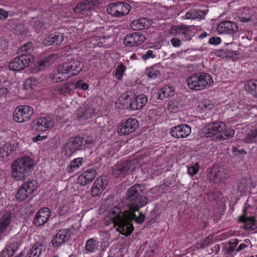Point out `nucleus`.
Returning <instances> with one entry per match:
<instances>
[{"label": "nucleus", "mask_w": 257, "mask_h": 257, "mask_svg": "<svg viewBox=\"0 0 257 257\" xmlns=\"http://www.w3.org/2000/svg\"><path fill=\"white\" fill-rule=\"evenodd\" d=\"M34 166L32 159L28 157L19 158L11 165V176L15 181H23L31 174Z\"/></svg>", "instance_id": "nucleus-2"}, {"label": "nucleus", "mask_w": 257, "mask_h": 257, "mask_svg": "<svg viewBox=\"0 0 257 257\" xmlns=\"http://www.w3.org/2000/svg\"><path fill=\"white\" fill-rule=\"evenodd\" d=\"M8 16V13L4 9L0 8V20H5Z\"/></svg>", "instance_id": "nucleus-61"}, {"label": "nucleus", "mask_w": 257, "mask_h": 257, "mask_svg": "<svg viewBox=\"0 0 257 257\" xmlns=\"http://www.w3.org/2000/svg\"><path fill=\"white\" fill-rule=\"evenodd\" d=\"M250 183L251 181L250 179L242 178L240 180L238 184V188L240 191L245 192Z\"/></svg>", "instance_id": "nucleus-42"}, {"label": "nucleus", "mask_w": 257, "mask_h": 257, "mask_svg": "<svg viewBox=\"0 0 257 257\" xmlns=\"http://www.w3.org/2000/svg\"><path fill=\"white\" fill-rule=\"evenodd\" d=\"M7 248L5 247L0 253V257H12V255L10 254Z\"/></svg>", "instance_id": "nucleus-58"}, {"label": "nucleus", "mask_w": 257, "mask_h": 257, "mask_svg": "<svg viewBox=\"0 0 257 257\" xmlns=\"http://www.w3.org/2000/svg\"><path fill=\"white\" fill-rule=\"evenodd\" d=\"M72 63L74 65V68H73L71 75H75L81 70L82 68L81 67V64L79 62L72 61Z\"/></svg>", "instance_id": "nucleus-47"}, {"label": "nucleus", "mask_w": 257, "mask_h": 257, "mask_svg": "<svg viewBox=\"0 0 257 257\" xmlns=\"http://www.w3.org/2000/svg\"><path fill=\"white\" fill-rule=\"evenodd\" d=\"M106 184L105 177H100L97 178L91 188V193L92 196L95 197L100 194L105 189Z\"/></svg>", "instance_id": "nucleus-18"}, {"label": "nucleus", "mask_w": 257, "mask_h": 257, "mask_svg": "<svg viewBox=\"0 0 257 257\" xmlns=\"http://www.w3.org/2000/svg\"><path fill=\"white\" fill-rule=\"evenodd\" d=\"M83 141V138L79 136L70 138L67 144L71 153L84 149Z\"/></svg>", "instance_id": "nucleus-17"}, {"label": "nucleus", "mask_w": 257, "mask_h": 257, "mask_svg": "<svg viewBox=\"0 0 257 257\" xmlns=\"http://www.w3.org/2000/svg\"><path fill=\"white\" fill-rule=\"evenodd\" d=\"M63 85L60 86H57L54 89V93L55 94H63L64 92Z\"/></svg>", "instance_id": "nucleus-60"}, {"label": "nucleus", "mask_w": 257, "mask_h": 257, "mask_svg": "<svg viewBox=\"0 0 257 257\" xmlns=\"http://www.w3.org/2000/svg\"><path fill=\"white\" fill-rule=\"evenodd\" d=\"M139 193H143V190L140 185L136 184L132 186L126 193L125 198L128 202V204H131L134 201L135 198H137Z\"/></svg>", "instance_id": "nucleus-23"}, {"label": "nucleus", "mask_w": 257, "mask_h": 257, "mask_svg": "<svg viewBox=\"0 0 257 257\" xmlns=\"http://www.w3.org/2000/svg\"><path fill=\"white\" fill-rule=\"evenodd\" d=\"M130 95L127 92L123 93L116 100L115 103V107L119 109H122L128 103V100Z\"/></svg>", "instance_id": "nucleus-27"}, {"label": "nucleus", "mask_w": 257, "mask_h": 257, "mask_svg": "<svg viewBox=\"0 0 257 257\" xmlns=\"http://www.w3.org/2000/svg\"><path fill=\"white\" fill-rule=\"evenodd\" d=\"M145 36L138 32L127 35L123 39V43L126 47H135L145 40Z\"/></svg>", "instance_id": "nucleus-11"}, {"label": "nucleus", "mask_w": 257, "mask_h": 257, "mask_svg": "<svg viewBox=\"0 0 257 257\" xmlns=\"http://www.w3.org/2000/svg\"><path fill=\"white\" fill-rule=\"evenodd\" d=\"M43 245L40 242L35 243L28 253V257H39L42 253Z\"/></svg>", "instance_id": "nucleus-30"}, {"label": "nucleus", "mask_w": 257, "mask_h": 257, "mask_svg": "<svg viewBox=\"0 0 257 257\" xmlns=\"http://www.w3.org/2000/svg\"><path fill=\"white\" fill-rule=\"evenodd\" d=\"M157 248L156 244H153L150 249L146 251V254L148 257H153L155 250Z\"/></svg>", "instance_id": "nucleus-53"}, {"label": "nucleus", "mask_w": 257, "mask_h": 257, "mask_svg": "<svg viewBox=\"0 0 257 257\" xmlns=\"http://www.w3.org/2000/svg\"><path fill=\"white\" fill-rule=\"evenodd\" d=\"M148 97L144 94H140L135 97L129 104V107L132 110L142 109L147 103Z\"/></svg>", "instance_id": "nucleus-19"}, {"label": "nucleus", "mask_w": 257, "mask_h": 257, "mask_svg": "<svg viewBox=\"0 0 257 257\" xmlns=\"http://www.w3.org/2000/svg\"><path fill=\"white\" fill-rule=\"evenodd\" d=\"M226 124L223 122H216L207 125L202 131V137L209 138L222 133L225 129Z\"/></svg>", "instance_id": "nucleus-10"}, {"label": "nucleus", "mask_w": 257, "mask_h": 257, "mask_svg": "<svg viewBox=\"0 0 257 257\" xmlns=\"http://www.w3.org/2000/svg\"><path fill=\"white\" fill-rule=\"evenodd\" d=\"M39 83V80L37 78L30 77L26 80L24 85L26 89H33Z\"/></svg>", "instance_id": "nucleus-40"}, {"label": "nucleus", "mask_w": 257, "mask_h": 257, "mask_svg": "<svg viewBox=\"0 0 257 257\" xmlns=\"http://www.w3.org/2000/svg\"><path fill=\"white\" fill-rule=\"evenodd\" d=\"M86 251L89 252H93L98 250V243L96 239L94 238L88 239L86 242L85 246Z\"/></svg>", "instance_id": "nucleus-33"}, {"label": "nucleus", "mask_w": 257, "mask_h": 257, "mask_svg": "<svg viewBox=\"0 0 257 257\" xmlns=\"http://www.w3.org/2000/svg\"><path fill=\"white\" fill-rule=\"evenodd\" d=\"M126 69V66L123 64H121L119 65L115 70V77L118 80L121 79L122 75Z\"/></svg>", "instance_id": "nucleus-44"}, {"label": "nucleus", "mask_w": 257, "mask_h": 257, "mask_svg": "<svg viewBox=\"0 0 257 257\" xmlns=\"http://www.w3.org/2000/svg\"><path fill=\"white\" fill-rule=\"evenodd\" d=\"M131 9V6L127 3L116 2L110 4L107 7V13L112 16L120 17L127 15Z\"/></svg>", "instance_id": "nucleus-7"}, {"label": "nucleus", "mask_w": 257, "mask_h": 257, "mask_svg": "<svg viewBox=\"0 0 257 257\" xmlns=\"http://www.w3.org/2000/svg\"><path fill=\"white\" fill-rule=\"evenodd\" d=\"M151 25V20L145 18L136 20L131 23V27L135 30L148 28Z\"/></svg>", "instance_id": "nucleus-24"}, {"label": "nucleus", "mask_w": 257, "mask_h": 257, "mask_svg": "<svg viewBox=\"0 0 257 257\" xmlns=\"http://www.w3.org/2000/svg\"><path fill=\"white\" fill-rule=\"evenodd\" d=\"M180 104L176 101H170L168 105V109L172 112H176L178 111Z\"/></svg>", "instance_id": "nucleus-45"}, {"label": "nucleus", "mask_w": 257, "mask_h": 257, "mask_svg": "<svg viewBox=\"0 0 257 257\" xmlns=\"http://www.w3.org/2000/svg\"><path fill=\"white\" fill-rule=\"evenodd\" d=\"M64 68L63 65L60 67L54 73V76L52 80L54 83L63 82L64 79V74L63 71Z\"/></svg>", "instance_id": "nucleus-37"}, {"label": "nucleus", "mask_w": 257, "mask_h": 257, "mask_svg": "<svg viewBox=\"0 0 257 257\" xmlns=\"http://www.w3.org/2000/svg\"><path fill=\"white\" fill-rule=\"evenodd\" d=\"M37 182L35 180H28L26 182L23 183V185L32 195L37 188Z\"/></svg>", "instance_id": "nucleus-38"}, {"label": "nucleus", "mask_w": 257, "mask_h": 257, "mask_svg": "<svg viewBox=\"0 0 257 257\" xmlns=\"http://www.w3.org/2000/svg\"><path fill=\"white\" fill-rule=\"evenodd\" d=\"M137 165L138 162L136 160L118 162L112 169V175L116 178L125 176L127 174L134 171Z\"/></svg>", "instance_id": "nucleus-4"}, {"label": "nucleus", "mask_w": 257, "mask_h": 257, "mask_svg": "<svg viewBox=\"0 0 257 257\" xmlns=\"http://www.w3.org/2000/svg\"><path fill=\"white\" fill-rule=\"evenodd\" d=\"M157 98L163 99L173 95V91L171 87L165 86L159 90L157 93Z\"/></svg>", "instance_id": "nucleus-34"}, {"label": "nucleus", "mask_w": 257, "mask_h": 257, "mask_svg": "<svg viewBox=\"0 0 257 257\" xmlns=\"http://www.w3.org/2000/svg\"><path fill=\"white\" fill-rule=\"evenodd\" d=\"M72 61H75L71 57L68 56L67 58V66L65 67V74L72 72L74 65L73 64Z\"/></svg>", "instance_id": "nucleus-46"}, {"label": "nucleus", "mask_w": 257, "mask_h": 257, "mask_svg": "<svg viewBox=\"0 0 257 257\" xmlns=\"http://www.w3.org/2000/svg\"><path fill=\"white\" fill-rule=\"evenodd\" d=\"M51 212L49 208L43 207L35 214L33 223L38 226L45 224L50 218Z\"/></svg>", "instance_id": "nucleus-14"}, {"label": "nucleus", "mask_w": 257, "mask_h": 257, "mask_svg": "<svg viewBox=\"0 0 257 257\" xmlns=\"http://www.w3.org/2000/svg\"><path fill=\"white\" fill-rule=\"evenodd\" d=\"M139 193L135 201L131 204H127V209L122 210L119 207L115 206L109 211V218L112 221L116 229L121 234L126 236L130 235L134 227L133 221L138 224H142L145 219V215L142 212H139V216H137L135 212L148 204L149 199L147 197Z\"/></svg>", "instance_id": "nucleus-1"}, {"label": "nucleus", "mask_w": 257, "mask_h": 257, "mask_svg": "<svg viewBox=\"0 0 257 257\" xmlns=\"http://www.w3.org/2000/svg\"><path fill=\"white\" fill-rule=\"evenodd\" d=\"M83 159L78 158L72 160L67 167V171L69 173L74 172L76 169L79 168L82 165Z\"/></svg>", "instance_id": "nucleus-28"}, {"label": "nucleus", "mask_w": 257, "mask_h": 257, "mask_svg": "<svg viewBox=\"0 0 257 257\" xmlns=\"http://www.w3.org/2000/svg\"><path fill=\"white\" fill-rule=\"evenodd\" d=\"M226 127H225V129L222 131V133L221 134V135L218 136V137L220 139V140H226L229 138H232L234 134V131L233 129L228 128L225 129Z\"/></svg>", "instance_id": "nucleus-41"}, {"label": "nucleus", "mask_w": 257, "mask_h": 257, "mask_svg": "<svg viewBox=\"0 0 257 257\" xmlns=\"http://www.w3.org/2000/svg\"><path fill=\"white\" fill-rule=\"evenodd\" d=\"M159 74V71L158 70H155L154 69L150 70L148 73V76L152 79H155L157 78V76Z\"/></svg>", "instance_id": "nucleus-54"}, {"label": "nucleus", "mask_w": 257, "mask_h": 257, "mask_svg": "<svg viewBox=\"0 0 257 257\" xmlns=\"http://www.w3.org/2000/svg\"><path fill=\"white\" fill-rule=\"evenodd\" d=\"M233 153L235 155H238L240 154H245L246 152L244 150H238L236 148H233Z\"/></svg>", "instance_id": "nucleus-63"}, {"label": "nucleus", "mask_w": 257, "mask_h": 257, "mask_svg": "<svg viewBox=\"0 0 257 257\" xmlns=\"http://www.w3.org/2000/svg\"><path fill=\"white\" fill-rule=\"evenodd\" d=\"M98 5V1L95 0H85L77 5L74 11L76 14H87V12L93 10Z\"/></svg>", "instance_id": "nucleus-12"}, {"label": "nucleus", "mask_w": 257, "mask_h": 257, "mask_svg": "<svg viewBox=\"0 0 257 257\" xmlns=\"http://www.w3.org/2000/svg\"><path fill=\"white\" fill-rule=\"evenodd\" d=\"M11 220V213H8L3 215L0 221V233L5 231L9 226Z\"/></svg>", "instance_id": "nucleus-36"}, {"label": "nucleus", "mask_w": 257, "mask_h": 257, "mask_svg": "<svg viewBox=\"0 0 257 257\" xmlns=\"http://www.w3.org/2000/svg\"><path fill=\"white\" fill-rule=\"evenodd\" d=\"M6 147L7 148L6 149V152L8 153V156L12 155L15 151L14 149H13V147H12L11 144H6Z\"/></svg>", "instance_id": "nucleus-62"}, {"label": "nucleus", "mask_w": 257, "mask_h": 257, "mask_svg": "<svg viewBox=\"0 0 257 257\" xmlns=\"http://www.w3.org/2000/svg\"><path fill=\"white\" fill-rule=\"evenodd\" d=\"M171 43L175 47H179L181 45V41L178 38H172L171 40Z\"/></svg>", "instance_id": "nucleus-57"}, {"label": "nucleus", "mask_w": 257, "mask_h": 257, "mask_svg": "<svg viewBox=\"0 0 257 257\" xmlns=\"http://www.w3.org/2000/svg\"><path fill=\"white\" fill-rule=\"evenodd\" d=\"M31 195V194L25 188V187H24L23 185H21L19 187L15 196L16 199L17 200L20 202H22L28 198Z\"/></svg>", "instance_id": "nucleus-29"}, {"label": "nucleus", "mask_w": 257, "mask_h": 257, "mask_svg": "<svg viewBox=\"0 0 257 257\" xmlns=\"http://www.w3.org/2000/svg\"><path fill=\"white\" fill-rule=\"evenodd\" d=\"M85 144L83 145H84V147L86 145H87V147H89V146H90L91 144L93 143V140L92 138L90 137H86L85 138H83Z\"/></svg>", "instance_id": "nucleus-59"}, {"label": "nucleus", "mask_w": 257, "mask_h": 257, "mask_svg": "<svg viewBox=\"0 0 257 257\" xmlns=\"http://www.w3.org/2000/svg\"><path fill=\"white\" fill-rule=\"evenodd\" d=\"M95 109L93 107L86 104L81 107L77 111V115L79 119H86L91 118L94 113Z\"/></svg>", "instance_id": "nucleus-21"}, {"label": "nucleus", "mask_w": 257, "mask_h": 257, "mask_svg": "<svg viewBox=\"0 0 257 257\" xmlns=\"http://www.w3.org/2000/svg\"><path fill=\"white\" fill-rule=\"evenodd\" d=\"M138 122L136 118H129L118 127V133L120 136L128 135L136 131Z\"/></svg>", "instance_id": "nucleus-9"}, {"label": "nucleus", "mask_w": 257, "mask_h": 257, "mask_svg": "<svg viewBox=\"0 0 257 257\" xmlns=\"http://www.w3.org/2000/svg\"><path fill=\"white\" fill-rule=\"evenodd\" d=\"M96 174V171L94 169L87 170L78 176L77 179V183L81 186L89 184L94 179Z\"/></svg>", "instance_id": "nucleus-16"}, {"label": "nucleus", "mask_w": 257, "mask_h": 257, "mask_svg": "<svg viewBox=\"0 0 257 257\" xmlns=\"http://www.w3.org/2000/svg\"><path fill=\"white\" fill-rule=\"evenodd\" d=\"M77 88H81L82 90H85L88 88V84L86 83H83L82 80L78 81L75 84Z\"/></svg>", "instance_id": "nucleus-51"}, {"label": "nucleus", "mask_w": 257, "mask_h": 257, "mask_svg": "<svg viewBox=\"0 0 257 257\" xmlns=\"http://www.w3.org/2000/svg\"><path fill=\"white\" fill-rule=\"evenodd\" d=\"M186 82L190 89L201 90L210 86L213 82L211 76L205 73H198L191 75Z\"/></svg>", "instance_id": "nucleus-3"}, {"label": "nucleus", "mask_w": 257, "mask_h": 257, "mask_svg": "<svg viewBox=\"0 0 257 257\" xmlns=\"http://www.w3.org/2000/svg\"><path fill=\"white\" fill-rule=\"evenodd\" d=\"M238 27L231 21H223L217 27V31L220 34H232L238 31Z\"/></svg>", "instance_id": "nucleus-15"}, {"label": "nucleus", "mask_w": 257, "mask_h": 257, "mask_svg": "<svg viewBox=\"0 0 257 257\" xmlns=\"http://www.w3.org/2000/svg\"><path fill=\"white\" fill-rule=\"evenodd\" d=\"M64 39L63 34L55 32L47 36L43 41L46 45H58Z\"/></svg>", "instance_id": "nucleus-22"}, {"label": "nucleus", "mask_w": 257, "mask_h": 257, "mask_svg": "<svg viewBox=\"0 0 257 257\" xmlns=\"http://www.w3.org/2000/svg\"><path fill=\"white\" fill-rule=\"evenodd\" d=\"M194 13L195 19H202L206 14L204 11L201 10H194Z\"/></svg>", "instance_id": "nucleus-50"}, {"label": "nucleus", "mask_w": 257, "mask_h": 257, "mask_svg": "<svg viewBox=\"0 0 257 257\" xmlns=\"http://www.w3.org/2000/svg\"><path fill=\"white\" fill-rule=\"evenodd\" d=\"M21 245V243L18 241H15L12 243H11L9 245H7L6 246V248H7V249L10 252V254H12V256L15 254V252L19 249Z\"/></svg>", "instance_id": "nucleus-43"}, {"label": "nucleus", "mask_w": 257, "mask_h": 257, "mask_svg": "<svg viewBox=\"0 0 257 257\" xmlns=\"http://www.w3.org/2000/svg\"><path fill=\"white\" fill-rule=\"evenodd\" d=\"M239 221L244 223V229L248 231H253L257 228V224L253 217H246L244 216L239 217Z\"/></svg>", "instance_id": "nucleus-26"}, {"label": "nucleus", "mask_w": 257, "mask_h": 257, "mask_svg": "<svg viewBox=\"0 0 257 257\" xmlns=\"http://www.w3.org/2000/svg\"><path fill=\"white\" fill-rule=\"evenodd\" d=\"M211 240V239L209 237H207L205 238L203 243L201 244L200 247L204 248L205 246L208 245L210 244Z\"/></svg>", "instance_id": "nucleus-64"}, {"label": "nucleus", "mask_w": 257, "mask_h": 257, "mask_svg": "<svg viewBox=\"0 0 257 257\" xmlns=\"http://www.w3.org/2000/svg\"><path fill=\"white\" fill-rule=\"evenodd\" d=\"M257 140V127L247 132L243 139L244 142L248 144L254 143Z\"/></svg>", "instance_id": "nucleus-35"}, {"label": "nucleus", "mask_w": 257, "mask_h": 257, "mask_svg": "<svg viewBox=\"0 0 257 257\" xmlns=\"http://www.w3.org/2000/svg\"><path fill=\"white\" fill-rule=\"evenodd\" d=\"M64 241V230H60L53 238L51 242L54 247L60 246Z\"/></svg>", "instance_id": "nucleus-32"}, {"label": "nucleus", "mask_w": 257, "mask_h": 257, "mask_svg": "<svg viewBox=\"0 0 257 257\" xmlns=\"http://www.w3.org/2000/svg\"><path fill=\"white\" fill-rule=\"evenodd\" d=\"M33 114V108L28 105L18 106L13 113V120L17 122H24L29 120Z\"/></svg>", "instance_id": "nucleus-6"}, {"label": "nucleus", "mask_w": 257, "mask_h": 257, "mask_svg": "<svg viewBox=\"0 0 257 257\" xmlns=\"http://www.w3.org/2000/svg\"><path fill=\"white\" fill-rule=\"evenodd\" d=\"M191 130L189 125L182 124L174 126L170 132V135L177 139L186 138L191 133Z\"/></svg>", "instance_id": "nucleus-13"}, {"label": "nucleus", "mask_w": 257, "mask_h": 257, "mask_svg": "<svg viewBox=\"0 0 257 257\" xmlns=\"http://www.w3.org/2000/svg\"><path fill=\"white\" fill-rule=\"evenodd\" d=\"M228 170L222 167H214L211 171L210 180L215 183L223 182L229 177Z\"/></svg>", "instance_id": "nucleus-8"}, {"label": "nucleus", "mask_w": 257, "mask_h": 257, "mask_svg": "<svg viewBox=\"0 0 257 257\" xmlns=\"http://www.w3.org/2000/svg\"><path fill=\"white\" fill-rule=\"evenodd\" d=\"M246 89L248 93L257 97V80L249 81Z\"/></svg>", "instance_id": "nucleus-39"}, {"label": "nucleus", "mask_w": 257, "mask_h": 257, "mask_svg": "<svg viewBox=\"0 0 257 257\" xmlns=\"http://www.w3.org/2000/svg\"><path fill=\"white\" fill-rule=\"evenodd\" d=\"M33 61V56L29 54H23L14 58L9 64L10 70L20 71L29 66Z\"/></svg>", "instance_id": "nucleus-5"}, {"label": "nucleus", "mask_w": 257, "mask_h": 257, "mask_svg": "<svg viewBox=\"0 0 257 257\" xmlns=\"http://www.w3.org/2000/svg\"><path fill=\"white\" fill-rule=\"evenodd\" d=\"M209 42L212 45H216L220 43L221 39L218 37H211Z\"/></svg>", "instance_id": "nucleus-55"}, {"label": "nucleus", "mask_w": 257, "mask_h": 257, "mask_svg": "<svg viewBox=\"0 0 257 257\" xmlns=\"http://www.w3.org/2000/svg\"><path fill=\"white\" fill-rule=\"evenodd\" d=\"M190 28V26H173L171 29V33L172 34L177 35H182L184 36V40H188L190 39L188 38V33H189V29Z\"/></svg>", "instance_id": "nucleus-25"}, {"label": "nucleus", "mask_w": 257, "mask_h": 257, "mask_svg": "<svg viewBox=\"0 0 257 257\" xmlns=\"http://www.w3.org/2000/svg\"><path fill=\"white\" fill-rule=\"evenodd\" d=\"M54 125V121L51 117H40L37 120L36 130L39 132H44L52 128Z\"/></svg>", "instance_id": "nucleus-20"}, {"label": "nucleus", "mask_w": 257, "mask_h": 257, "mask_svg": "<svg viewBox=\"0 0 257 257\" xmlns=\"http://www.w3.org/2000/svg\"><path fill=\"white\" fill-rule=\"evenodd\" d=\"M6 147L5 145L3 147H0V157L1 158H5L8 157V153L6 152Z\"/></svg>", "instance_id": "nucleus-56"}, {"label": "nucleus", "mask_w": 257, "mask_h": 257, "mask_svg": "<svg viewBox=\"0 0 257 257\" xmlns=\"http://www.w3.org/2000/svg\"><path fill=\"white\" fill-rule=\"evenodd\" d=\"M201 108L203 109H212L213 107L212 104L210 103L208 101H204L201 103Z\"/></svg>", "instance_id": "nucleus-52"}, {"label": "nucleus", "mask_w": 257, "mask_h": 257, "mask_svg": "<svg viewBox=\"0 0 257 257\" xmlns=\"http://www.w3.org/2000/svg\"><path fill=\"white\" fill-rule=\"evenodd\" d=\"M156 57V55L154 54V52L151 50H149L147 52L142 55V58L144 61H146L149 58H154Z\"/></svg>", "instance_id": "nucleus-49"}, {"label": "nucleus", "mask_w": 257, "mask_h": 257, "mask_svg": "<svg viewBox=\"0 0 257 257\" xmlns=\"http://www.w3.org/2000/svg\"><path fill=\"white\" fill-rule=\"evenodd\" d=\"M199 170V166L197 164H196L193 166L188 167L187 172L188 174L191 176H193L197 173Z\"/></svg>", "instance_id": "nucleus-48"}, {"label": "nucleus", "mask_w": 257, "mask_h": 257, "mask_svg": "<svg viewBox=\"0 0 257 257\" xmlns=\"http://www.w3.org/2000/svg\"><path fill=\"white\" fill-rule=\"evenodd\" d=\"M53 56L50 55L44 59L40 60L38 62V67L39 71L43 70L45 68L53 63Z\"/></svg>", "instance_id": "nucleus-31"}]
</instances>
